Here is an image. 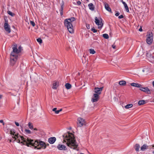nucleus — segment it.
<instances>
[{
	"label": "nucleus",
	"mask_w": 154,
	"mask_h": 154,
	"mask_svg": "<svg viewBox=\"0 0 154 154\" xmlns=\"http://www.w3.org/2000/svg\"><path fill=\"white\" fill-rule=\"evenodd\" d=\"M10 134L13 136L12 137L14 139L13 142L16 141L17 143H22L28 147H34V148L40 149L42 148L45 149L46 147L45 143L42 141L38 142L37 140L34 141L33 140L28 138H24L23 136H20L18 134H16L14 130H11L10 131Z\"/></svg>",
	"instance_id": "1"
},
{
	"label": "nucleus",
	"mask_w": 154,
	"mask_h": 154,
	"mask_svg": "<svg viewBox=\"0 0 154 154\" xmlns=\"http://www.w3.org/2000/svg\"><path fill=\"white\" fill-rule=\"evenodd\" d=\"M63 141L66 143L67 145L73 149H76L78 144L76 142L73 134L68 132L63 135Z\"/></svg>",
	"instance_id": "2"
},
{
	"label": "nucleus",
	"mask_w": 154,
	"mask_h": 154,
	"mask_svg": "<svg viewBox=\"0 0 154 154\" xmlns=\"http://www.w3.org/2000/svg\"><path fill=\"white\" fill-rule=\"evenodd\" d=\"M75 20V18L74 17L66 19L64 20V25L66 26L69 32L71 33L74 32L73 26L72 25V22Z\"/></svg>",
	"instance_id": "3"
},
{
	"label": "nucleus",
	"mask_w": 154,
	"mask_h": 154,
	"mask_svg": "<svg viewBox=\"0 0 154 154\" xmlns=\"http://www.w3.org/2000/svg\"><path fill=\"white\" fill-rule=\"evenodd\" d=\"M146 42L149 45H151L152 43L153 40V34L151 31H149L147 32L146 35Z\"/></svg>",
	"instance_id": "4"
},
{
	"label": "nucleus",
	"mask_w": 154,
	"mask_h": 154,
	"mask_svg": "<svg viewBox=\"0 0 154 154\" xmlns=\"http://www.w3.org/2000/svg\"><path fill=\"white\" fill-rule=\"evenodd\" d=\"M18 57V54H11V64L12 65H13L16 62Z\"/></svg>",
	"instance_id": "5"
},
{
	"label": "nucleus",
	"mask_w": 154,
	"mask_h": 154,
	"mask_svg": "<svg viewBox=\"0 0 154 154\" xmlns=\"http://www.w3.org/2000/svg\"><path fill=\"white\" fill-rule=\"evenodd\" d=\"M77 126L78 127H82L86 124L85 120L82 118L79 117L77 119Z\"/></svg>",
	"instance_id": "6"
},
{
	"label": "nucleus",
	"mask_w": 154,
	"mask_h": 154,
	"mask_svg": "<svg viewBox=\"0 0 154 154\" xmlns=\"http://www.w3.org/2000/svg\"><path fill=\"white\" fill-rule=\"evenodd\" d=\"M95 23L98 26V28H101L103 26V23L102 22V19L100 18L99 19L96 17L95 18Z\"/></svg>",
	"instance_id": "7"
},
{
	"label": "nucleus",
	"mask_w": 154,
	"mask_h": 154,
	"mask_svg": "<svg viewBox=\"0 0 154 154\" xmlns=\"http://www.w3.org/2000/svg\"><path fill=\"white\" fill-rule=\"evenodd\" d=\"M21 47L20 46L19 48V49L17 48V45H14L13 47L12 48L13 51L11 53L14 54H18V53L20 52L21 50L20 48Z\"/></svg>",
	"instance_id": "8"
},
{
	"label": "nucleus",
	"mask_w": 154,
	"mask_h": 154,
	"mask_svg": "<svg viewBox=\"0 0 154 154\" xmlns=\"http://www.w3.org/2000/svg\"><path fill=\"white\" fill-rule=\"evenodd\" d=\"M4 28L5 30L8 33L10 32L11 31L10 27L7 23V21H5L4 24Z\"/></svg>",
	"instance_id": "9"
},
{
	"label": "nucleus",
	"mask_w": 154,
	"mask_h": 154,
	"mask_svg": "<svg viewBox=\"0 0 154 154\" xmlns=\"http://www.w3.org/2000/svg\"><path fill=\"white\" fill-rule=\"evenodd\" d=\"M103 88V87H101L100 88H95L94 89V91L96 93L95 94H98L99 95L101 93Z\"/></svg>",
	"instance_id": "10"
},
{
	"label": "nucleus",
	"mask_w": 154,
	"mask_h": 154,
	"mask_svg": "<svg viewBox=\"0 0 154 154\" xmlns=\"http://www.w3.org/2000/svg\"><path fill=\"white\" fill-rule=\"evenodd\" d=\"M140 90L146 92L148 94H150L151 93L150 90L147 87L143 88L140 87Z\"/></svg>",
	"instance_id": "11"
},
{
	"label": "nucleus",
	"mask_w": 154,
	"mask_h": 154,
	"mask_svg": "<svg viewBox=\"0 0 154 154\" xmlns=\"http://www.w3.org/2000/svg\"><path fill=\"white\" fill-rule=\"evenodd\" d=\"M99 95L98 94H94L93 95V97L91 99V101L93 102L97 101L99 99Z\"/></svg>",
	"instance_id": "12"
},
{
	"label": "nucleus",
	"mask_w": 154,
	"mask_h": 154,
	"mask_svg": "<svg viewBox=\"0 0 154 154\" xmlns=\"http://www.w3.org/2000/svg\"><path fill=\"white\" fill-rule=\"evenodd\" d=\"M56 140V139L55 137H51L48 138V141L50 143L52 144L55 142Z\"/></svg>",
	"instance_id": "13"
},
{
	"label": "nucleus",
	"mask_w": 154,
	"mask_h": 154,
	"mask_svg": "<svg viewBox=\"0 0 154 154\" xmlns=\"http://www.w3.org/2000/svg\"><path fill=\"white\" fill-rule=\"evenodd\" d=\"M57 148L60 150H65L66 149V146L61 144H59L57 146Z\"/></svg>",
	"instance_id": "14"
},
{
	"label": "nucleus",
	"mask_w": 154,
	"mask_h": 154,
	"mask_svg": "<svg viewBox=\"0 0 154 154\" xmlns=\"http://www.w3.org/2000/svg\"><path fill=\"white\" fill-rule=\"evenodd\" d=\"M150 146H151L149 147V146L146 144H144L140 147V150L142 151H144L145 150L148 149H150Z\"/></svg>",
	"instance_id": "15"
},
{
	"label": "nucleus",
	"mask_w": 154,
	"mask_h": 154,
	"mask_svg": "<svg viewBox=\"0 0 154 154\" xmlns=\"http://www.w3.org/2000/svg\"><path fill=\"white\" fill-rule=\"evenodd\" d=\"M104 4L105 9L108 11L112 13L111 9L109 7L108 4L106 2H104Z\"/></svg>",
	"instance_id": "16"
},
{
	"label": "nucleus",
	"mask_w": 154,
	"mask_h": 154,
	"mask_svg": "<svg viewBox=\"0 0 154 154\" xmlns=\"http://www.w3.org/2000/svg\"><path fill=\"white\" fill-rule=\"evenodd\" d=\"M64 6V2L63 1H62L61 5V8L59 10L60 14L61 16L63 15V8Z\"/></svg>",
	"instance_id": "17"
},
{
	"label": "nucleus",
	"mask_w": 154,
	"mask_h": 154,
	"mask_svg": "<svg viewBox=\"0 0 154 154\" xmlns=\"http://www.w3.org/2000/svg\"><path fill=\"white\" fill-rule=\"evenodd\" d=\"M58 82L54 81L53 83L52 88L54 89H56L58 86Z\"/></svg>",
	"instance_id": "18"
},
{
	"label": "nucleus",
	"mask_w": 154,
	"mask_h": 154,
	"mask_svg": "<svg viewBox=\"0 0 154 154\" xmlns=\"http://www.w3.org/2000/svg\"><path fill=\"white\" fill-rule=\"evenodd\" d=\"M88 7L90 10L92 11L94 10L95 7L92 3H89L88 5Z\"/></svg>",
	"instance_id": "19"
},
{
	"label": "nucleus",
	"mask_w": 154,
	"mask_h": 154,
	"mask_svg": "<svg viewBox=\"0 0 154 154\" xmlns=\"http://www.w3.org/2000/svg\"><path fill=\"white\" fill-rule=\"evenodd\" d=\"M122 2L126 10V11L127 12H129V10L128 7L126 3L125 2H124L123 0H122Z\"/></svg>",
	"instance_id": "20"
},
{
	"label": "nucleus",
	"mask_w": 154,
	"mask_h": 154,
	"mask_svg": "<svg viewBox=\"0 0 154 154\" xmlns=\"http://www.w3.org/2000/svg\"><path fill=\"white\" fill-rule=\"evenodd\" d=\"M134 148L135 150V151L138 152L139 150V149H140V146L139 145V144H136L134 147Z\"/></svg>",
	"instance_id": "21"
},
{
	"label": "nucleus",
	"mask_w": 154,
	"mask_h": 154,
	"mask_svg": "<svg viewBox=\"0 0 154 154\" xmlns=\"http://www.w3.org/2000/svg\"><path fill=\"white\" fill-rule=\"evenodd\" d=\"M132 86L136 87L138 88H140L142 85L140 84L136 83H132L130 84Z\"/></svg>",
	"instance_id": "22"
},
{
	"label": "nucleus",
	"mask_w": 154,
	"mask_h": 154,
	"mask_svg": "<svg viewBox=\"0 0 154 154\" xmlns=\"http://www.w3.org/2000/svg\"><path fill=\"white\" fill-rule=\"evenodd\" d=\"M119 84L120 85L124 86L126 85V82L125 81H121L119 82Z\"/></svg>",
	"instance_id": "23"
},
{
	"label": "nucleus",
	"mask_w": 154,
	"mask_h": 154,
	"mask_svg": "<svg viewBox=\"0 0 154 154\" xmlns=\"http://www.w3.org/2000/svg\"><path fill=\"white\" fill-rule=\"evenodd\" d=\"M65 86L67 89H69L71 88V85L69 83H67L65 84Z\"/></svg>",
	"instance_id": "24"
},
{
	"label": "nucleus",
	"mask_w": 154,
	"mask_h": 154,
	"mask_svg": "<svg viewBox=\"0 0 154 154\" xmlns=\"http://www.w3.org/2000/svg\"><path fill=\"white\" fill-rule=\"evenodd\" d=\"M146 103L145 101L144 100H139L138 102V104L139 105H141Z\"/></svg>",
	"instance_id": "25"
},
{
	"label": "nucleus",
	"mask_w": 154,
	"mask_h": 154,
	"mask_svg": "<svg viewBox=\"0 0 154 154\" xmlns=\"http://www.w3.org/2000/svg\"><path fill=\"white\" fill-rule=\"evenodd\" d=\"M133 105L132 104H129L125 106V108L126 109H129Z\"/></svg>",
	"instance_id": "26"
},
{
	"label": "nucleus",
	"mask_w": 154,
	"mask_h": 154,
	"mask_svg": "<svg viewBox=\"0 0 154 154\" xmlns=\"http://www.w3.org/2000/svg\"><path fill=\"white\" fill-rule=\"evenodd\" d=\"M28 126L30 129H32L33 128V125L30 122H29L28 124Z\"/></svg>",
	"instance_id": "27"
},
{
	"label": "nucleus",
	"mask_w": 154,
	"mask_h": 154,
	"mask_svg": "<svg viewBox=\"0 0 154 154\" xmlns=\"http://www.w3.org/2000/svg\"><path fill=\"white\" fill-rule=\"evenodd\" d=\"M7 13L12 17H14L15 15V14L10 11H8Z\"/></svg>",
	"instance_id": "28"
},
{
	"label": "nucleus",
	"mask_w": 154,
	"mask_h": 154,
	"mask_svg": "<svg viewBox=\"0 0 154 154\" xmlns=\"http://www.w3.org/2000/svg\"><path fill=\"white\" fill-rule=\"evenodd\" d=\"M90 52L91 54H94L95 53V51L93 49H89Z\"/></svg>",
	"instance_id": "29"
},
{
	"label": "nucleus",
	"mask_w": 154,
	"mask_h": 154,
	"mask_svg": "<svg viewBox=\"0 0 154 154\" xmlns=\"http://www.w3.org/2000/svg\"><path fill=\"white\" fill-rule=\"evenodd\" d=\"M103 36L104 38L106 39H108L109 38V36L107 34H104L103 35Z\"/></svg>",
	"instance_id": "30"
},
{
	"label": "nucleus",
	"mask_w": 154,
	"mask_h": 154,
	"mask_svg": "<svg viewBox=\"0 0 154 154\" xmlns=\"http://www.w3.org/2000/svg\"><path fill=\"white\" fill-rule=\"evenodd\" d=\"M37 41L39 42L40 44H41L42 43V40L40 38H38L37 39Z\"/></svg>",
	"instance_id": "31"
},
{
	"label": "nucleus",
	"mask_w": 154,
	"mask_h": 154,
	"mask_svg": "<svg viewBox=\"0 0 154 154\" xmlns=\"http://www.w3.org/2000/svg\"><path fill=\"white\" fill-rule=\"evenodd\" d=\"M30 23L31 25H32L33 26H34L35 25V24L34 22L32 21H30Z\"/></svg>",
	"instance_id": "32"
},
{
	"label": "nucleus",
	"mask_w": 154,
	"mask_h": 154,
	"mask_svg": "<svg viewBox=\"0 0 154 154\" xmlns=\"http://www.w3.org/2000/svg\"><path fill=\"white\" fill-rule=\"evenodd\" d=\"M91 30L94 33L96 32H97V30L94 29L92 28L91 29Z\"/></svg>",
	"instance_id": "33"
},
{
	"label": "nucleus",
	"mask_w": 154,
	"mask_h": 154,
	"mask_svg": "<svg viewBox=\"0 0 154 154\" xmlns=\"http://www.w3.org/2000/svg\"><path fill=\"white\" fill-rule=\"evenodd\" d=\"M62 110V109H60V110H57L56 111H55V113L56 114H58L59 113V112H60Z\"/></svg>",
	"instance_id": "34"
},
{
	"label": "nucleus",
	"mask_w": 154,
	"mask_h": 154,
	"mask_svg": "<svg viewBox=\"0 0 154 154\" xmlns=\"http://www.w3.org/2000/svg\"><path fill=\"white\" fill-rule=\"evenodd\" d=\"M25 131L28 134H31V131L30 130H27V129H25Z\"/></svg>",
	"instance_id": "35"
},
{
	"label": "nucleus",
	"mask_w": 154,
	"mask_h": 154,
	"mask_svg": "<svg viewBox=\"0 0 154 154\" xmlns=\"http://www.w3.org/2000/svg\"><path fill=\"white\" fill-rule=\"evenodd\" d=\"M0 122L1 123H2V124L3 125H4L5 124V123L4 122L3 120H0Z\"/></svg>",
	"instance_id": "36"
},
{
	"label": "nucleus",
	"mask_w": 154,
	"mask_h": 154,
	"mask_svg": "<svg viewBox=\"0 0 154 154\" xmlns=\"http://www.w3.org/2000/svg\"><path fill=\"white\" fill-rule=\"evenodd\" d=\"M118 17L119 19L122 18L124 17V16L122 15H121L119 16Z\"/></svg>",
	"instance_id": "37"
},
{
	"label": "nucleus",
	"mask_w": 154,
	"mask_h": 154,
	"mask_svg": "<svg viewBox=\"0 0 154 154\" xmlns=\"http://www.w3.org/2000/svg\"><path fill=\"white\" fill-rule=\"evenodd\" d=\"M77 3L78 5H80L81 4V2L80 1L77 2Z\"/></svg>",
	"instance_id": "38"
},
{
	"label": "nucleus",
	"mask_w": 154,
	"mask_h": 154,
	"mask_svg": "<svg viewBox=\"0 0 154 154\" xmlns=\"http://www.w3.org/2000/svg\"><path fill=\"white\" fill-rule=\"evenodd\" d=\"M57 108H54L52 109V111L55 112L57 111Z\"/></svg>",
	"instance_id": "39"
},
{
	"label": "nucleus",
	"mask_w": 154,
	"mask_h": 154,
	"mask_svg": "<svg viewBox=\"0 0 154 154\" xmlns=\"http://www.w3.org/2000/svg\"><path fill=\"white\" fill-rule=\"evenodd\" d=\"M15 125H16L17 126H19V123L18 122H15Z\"/></svg>",
	"instance_id": "40"
},
{
	"label": "nucleus",
	"mask_w": 154,
	"mask_h": 154,
	"mask_svg": "<svg viewBox=\"0 0 154 154\" xmlns=\"http://www.w3.org/2000/svg\"><path fill=\"white\" fill-rule=\"evenodd\" d=\"M119 13L118 12L117 13H116L115 15L116 16H119Z\"/></svg>",
	"instance_id": "41"
},
{
	"label": "nucleus",
	"mask_w": 154,
	"mask_h": 154,
	"mask_svg": "<svg viewBox=\"0 0 154 154\" xmlns=\"http://www.w3.org/2000/svg\"><path fill=\"white\" fill-rule=\"evenodd\" d=\"M112 47L114 49H115L116 48V46L114 45H112Z\"/></svg>",
	"instance_id": "42"
},
{
	"label": "nucleus",
	"mask_w": 154,
	"mask_h": 154,
	"mask_svg": "<svg viewBox=\"0 0 154 154\" xmlns=\"http://www.w3.org/2000/svg\"><path fill=\"white\" fill-rule=\"evenodd\" d=\"M139 31L141 32L142 31V29L141 28H140L139 29Z\"/></svg>",
	"instance_id": "43"
},
{
	"label": "nucleus",
	"mask_w": 154,
	"mask_h": 154,
	"mask_svg": "<svg viewBox=\"0 0 154 154\" xmlns=\"http://www.w3.org/2000/svg\"><path fill=\"white\" fill-rule=\"evenodd\" d=\"M86 26L88 29H89L90 28V26L89 25H88V26Z\"/></svg>",
	"instance_id": "44"
},
{
	"label": "nucleus",
	"mask_w": 154,
	"mask_h": 154,
	"mask_svg": "<svg viewBox=\"0 0 154 154\" xmlns=\"http://www.w3.org/2000/svg\"><path fill=\"white\" fill-rule=\"evenodd\" d=\"M2 95L0 94V99L2 97Z\"/></svg>",
	"instance_id": "45"
},
{
	"label": "nucleus",
	"mask_w": 154,
	"mask_h": 154,
	"mask_svg": "<svg viewBox=\"0 0 154 154\" xmlns=\"http://www.w3.org/2000/svg\"><path fill=\"white\" fill-rule=\"evenodd\" d=\"M34 130H35V131H37L38 130V129H37V128H34Z\"/></svg>",
	"instance_id": "46"
},
{
	"label": "nucleus",
	"mask_w": 154,
	"mask_h": 154,
	"mask_svg": "<svg viewBox=\"0 0 154 154\" xmlns=\"http://www.w3.org/2000/svg\"><path fill=\"white\" fill-rule=\"evenodd\" d=\"M152 146L153 148L154 149V144L152 145V146Z\"/></svg>",
	"instance_id": "47"
},
{
	"label": "nucleus",
	"mask_w": 154,
	"mask_h": 154,
	"mask_svg": "<svg viewBox=\"0 0 154 154\" xmlns=\"http://www.w3.org/2000/svg\"><path fill=\"white\" fill-rule=\"evenodd\" d=\"M152 85L153 87H154V81H153L152 82Z\"/></svg>",
	"instance_id": "48"
},
{
	"label": "nucleus",
	"mask_w": 154,
	"mask_h": 154,
	"mask_svg": "<svg viewBox=\"0 0 154 154\" xmlns=\"http://www.w3.org/2000/svg\"><path fill=\"white\" fill-rule=\"evenodd\" d=\"M12 140H13L12 139H11L10 140V142H12Z\"/></svg>",
	"instance_id": "49"
},
{
	"label": "nucleus",
	"mask_w": 154,
	"mask_h": 154,
	"mask_svg": "<svg viewBox=\"0 0 154 154\" xmlns=\"http://www.w3.org/2000/svg\"><path fill=\"white\" fill-rule=\"evenodd\" d=\"M151 57H152L153 58H154V56H152Z\"/></svg>",
	"instance_id": "50"
},
{
	"label": "nucleus",
	"mask_w": 154,
	"mask_h": 154,
	"mask_svg": "<svg viewBox=\"0 0 154 154\" xmlns=\"http://www.w3.org/2000/svg\"><path fill=\"white\" fill-rule=\"evenodd\" d=\"M152 153L154 154V151L152 152Z\"/></svg>",
	"instance_id": "51"
},
{
	"label": "nucleus",
	"mask_w": 154,
	"mask_h": 154,
	"mask_svg": "<svg viewBox=\"0 0 154 154\" xmlns=\"http://www.w3.org/2000/svg\"><path fill=\"white\" fill-rule=\"evenodd\" d=\"M87 0V1H88V0Z\"/></svg>",
	"instance_id": "52"
}]
</instances>
